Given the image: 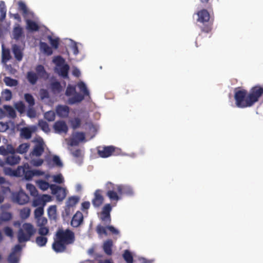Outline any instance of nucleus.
Here are the masks:
<instances>
[{
	"instance_id": "obj_1",
	"label": "nucleus",
	"mask_w": 263,
	"mask_h": 263,
	"mask_svg": "<svg viewBox=\"0 0 263 263\" xmlns=\"http://www.w3.org/2000/svg\"><path fill=\"white\" fill-rule=\"evenodd\" d=\"M263 95V87L257 85L252 87L249 92L246 89L234 90V100L236 107L240 108L250 107L257 102Z\"/></svg>"
},
{
	"instance_id": "obj_2",
	"label": "nucleus",
	"mask_w": 263,
	"mask_h": 263,
	"mask_svg": "<svg viewBox=\"0 0 263 263\" xmlns=\"http://www.w3.org/2000/svg\"><path fill=\"white\" fill-rule=\"evenodd\" d=\"M74 241L75 235L72 231L59 228L56 232L52 248L56 253L64 252L67 246L73 244Z\"/></svg>"
},
{
	"instance_id": "obj_3",
	"label": "nucleus",
	"mask_w": 263,
	"mask_h": 263,
	"mask_svg": "<svg viewBox=\"0 0 263 263\" xmlns=\"http://www.w3.org/2000/svg\"><path fill=\"white\" fill-rule=\"evenodd\" d=\"M35 232L33 226L29 223L23 224L17 232V239L20 243L28 241Z\"/></svg>"
},
{
	"instance_id": "obj_4",
	"label": "nucleus",
	"mask_w": 263,
	"mask_h": 263,
	"mask_svg": "<svg viewBox=\"0 0 263 263\" xmlns=\"http://www.w3.org/2000/svg\"><path fill=\"white\" fill-rule=\"evenodd\" d=\"M197 21L201 23L203 26L200 28L202 32L209 33L212 29V23L210 22V15L206 9H202L197 12Z\"/></svg>"
},
{
	"instance_id": "obj_5",
	"label": "nucleus",
	"mask_w": 263,
	"mask_h": 263,
	"mask_svg": "<svg viewBox=\"0 0 263 263\" xmlns=\"http://www.w3.org/2000/svg\"><path fill=\"white\" fill-rule=\"evenodd\" d=\"M106 191V195L111 201H118L121 199V195L119 194V184L107 182L105 186Z\"/></svg>"
},
{
	"instance_id": "obj_6",
	"label": "nucleus",
	"mask_w": 263,
	"mask_h": 263,
	"mask_svg": "<svg viewBox=\"0 0 263 263\" xmlns=\"http://www.w3.org/2000/svg\"><path fill=\"white\" fill-rule=\"evenodd\" d=\"M13 174L16 177H24L27 180H31L33 177V170H30V167L28 163H25L22 166H18L13 171Z\"/></svg>"
},
{
	"instance_id": "obj_7",
	"label": "nucleus",
	"mask_w": 263,
	"mask_h": 263,
	"mask_svg": "<svg viewBox=\"0 0 263 263\" xmlns=\"http://www.w3.org/2000/svg\"><path fill=\"white\" fill-rule=\"evenodd\" d=\"M65 95L67 97L74 95L69 98L68 102L69 104L72 105L77 103L81 102L84 99V96L76 92V87L69 85L66 90Z\"/></svg>"
},
{
	"instance_id": "obj_8",
	"label": "nucleus",
	"mask_w": 263,
	"mask_h": 263,
	"mask_svg": "<svg viewBox=\"0 0 263 263\" xmlns=\"http://www.w3.org/2000/svg\"><path fill=\"white\" fill-rule=\"evenodd\" d=\"M120 149L112 145L99 146L98 148V155L103 158L119 154Z\"/></svg>"
},
{
	"instance_id": "obj_9",
	"label": "nucleus",
	"mask_w": 263,
	"mask_h": 263,
	"mask_svg": "<svg viewBox=\"0 0 263 263\" xmlns=\"http://www.w3.org/2000/svg\"><path fill=\"white\" fill-rule=\"evenodd\" d=\"M50 189L51 193L55 196L57 201L61 202L65 198L67 195L66 189L55 184H50Z\"/></svg>"
},
{
	"instance_id": "obj_10",
	"label": "nucleus",
	"mask_w": 263,
	"mask_h": 263,
	"mask_svg": "<svg viewBox=\"0 0 263 263\" xmlns=\"http://www.w3.org/2000/svg\"><path fill=\"white\" fill-rule=\"evenodd\" d=\"M51 200V197L50 195L44 194L42 196L39 195L34 197L32 201V205L34 207L36 206H44L46 205V203Z\"/></svg>"
},
{
	"instance_id": "obj_11",
	"label": "nucleus",
	"mask_w": 263,
	"mask_h": 263,
	"mask_svg": "<svg viewBox=\"0 0 263 263\" xmlns=\"http://www.w3.org/2000/svg\"><path fill=\"white\" fill-rule=\"evenodd\" d=\"M14 200L19 204H24L29 201L28 196L24 192L20 191L13 195Z\"/></svg>"
},
{
	"instance_id": "obj_12",
	"label": "nucleus",
	"mask_w": 263,
	"mask_h": 263,
	"mask_svg": "<svg viewBox=\"0 0 263 263\" xmlns=\"http://www.w3.org/2000/svg\"><path fill=\"white\" fill-rule=\"evenodd\" d=\"M55 133L58 134L67 133L68 130V126L64 121H57L53 125Z\"/></svg>"
},
{
	"instance_id": "obj_13",
	"label": "nucleus",
	"mask_w": 263,
	"mask_h": 263,
	"mask_svg": "<svg viewBox=\"0 0 263 263\" xmlns=\"http://www.w3.org/2000/svg\"><path fill=\"white\" fill-rule=\"evenodd\" d=\"M84 217L83 214L77 211L73 216L71 220V226L73 228H78L83 222Z\"/></svg>"
},
{
	"instance_id": "obj_14",
	"label": "nucleus",
	"mask_w": 263,
	"mask_h": 263,
	"mask_svg": "<svg viewBox=\"0 0 263 263\" xmlns=\"http://www.w3.org/2000/svg\"><path fill=\"white\" fill-rule=\"evenodd\" d=\"M4 159L6 164L13 166L18 164L21 158L16 153H14L13 154H9Z\"/></svg>"
},
{
	"instance_id": "obj_15",
	"label": "nucleus",
	"mask_w": 263,
	"mask_h": 263,
	"mask_svg": "<svg viewBox=\"0 0 263 263\" xmlns=\"http://www.w3.org/2000/svg\"><path fill=\"white\" fill-rule=\"evenodd\" d=\"M85 138L84 133L76 132L72 134V137L70 139V145L72 146L78 145L80 142L84 140Z\"/></svg>"
},
{
	"instance_id": "obj_16",
	"label": "nucleus",
	"mask_w": 263,
	"mask_h": 263,
	"mask_svg": "<svg viewBox=\"0 0 263 263\" xmlns=\"http://www.w3.org/2000/svg\"><path fill=\"white\" fill-rule=\"evenodd\" d=\"M101 191L97 190L95 191L94 194V198L92 200V203L95 208H99L100 206L104 201V198L101 194Z\"/></svg>"
},
{
	"instance_id": "obj_17",
	"label": "nucleus",
	"mask_w": 263,
	"mask_h": 263,
	"mask_svg": "<svg viewBox=\"0 0 263 263\" xmlns=\"http://www.w3.org/2000/svg\"><path fill=\"white\" fill-rule=\"evenodd\" d=\"M10 208L9 204H4L1 205L2 211L8 209ZM12 214L9 212L3 211L0 215V220L2 221H8L12 219Z\"/></svg>"
},
{
	"instance_id": "obj_18",
	"label": "nucleus",
	"mask_w": 263,
	"mask_h": 263,
	"mask_svg": "<svg viewBox=\"0 0 263 263\" xmlns=\"http://www.w3.org/2000/svg\"><path fill=\"white\" fill-rule=\"evenodd\" d=\"M57 115L62 118L68 117L69 113V108L66 105H59L56 108Z\"/></svg>"
},
{
	"instance_id": "obj_19",
	"label": "nucleus",
	"mask_w": 263,
	"mask_h": 263,
	"mask_svg": "<svg viewBox=\"0 0 263 263\" xmlns=\"http://www.w3.org/2000/svg\"><path fill=\"white\" fill-rule=\"evenodd\" d=\"M44 152V143L39 142L35 145L30 155L36 157L41 156Z\"/></svg>"
},
{
	"instance_id": "obj_20",
	"label": "nucleus",
	"mask_w": 263,
	"mask_h": 263,
	"mask_svg": "<svg viewBox=\"0 0 263 263\" xmlns=\"http://www.w3.org/2000/svg\"><path fill=\"white\" fill-rule=\"evenodd\" d=\"M134 192L133 189L128 185L119 184V194L121 196L126 195L128 196L133 195Z\"/></svg>"
},
{
	"instance_id": "obj_21",
	"label": "nucleus",
	"mask_w": 263,
	"mask_h": 263,
	"mask_svg": "<svg viewBox=\"0 0 263 263\" xmlns=\"http://www.w3.org/2000/svg\"><path fill=\"white\" fill-rule=\"evenodd\" d=\"M12 49L13 53L16 60L18 61H22L23 57V53L21 47L15 44L12 46Z\"/></svg>"
},
{
	"instance_id": "obj_22",
	"label": "nucleus",
	"mask_w": 263,
	"mask_h": 263,
	"mask_svg": "<svg viewBox=\"0 0 263 263\" xmlns=\"http://www.w3.org/2000/svg\"><path fill=\"white\" fill-rule=\"evenodd\" d=\"M113 242L111 239H107L103 245V249L105 253L107 255H111L112 254V247Z\"/></svg>"
},
{
	"instance_id": "obj_23",
	"label": "nucleus",
	"mask_w": 263,
	"mask_h": 263,
	"mask_svg": "<svg viewBox=\"0 0 263 263\" xmlns=\"http://www.w3.org/2000/svg\"><path fill=\"white\" fill-rule=\"evenodd\" d=\"M50 88L54 94L60 93L62 90V87L58 81L52 82L50 84Z\"/></svg>"
},
{
	"instance_id": "obj_24",
	"label": "nucleus",
	"mask_w": 263,
	"mask_h": 263,
	"mask_svg": "<svg viewBox=\"0 0 263 263\" xmlns=\"http://www.w3.org/2000/svg\"><path fill=\"white\" fill-rule=\"evenodd\" d=\"M24 32L23 28L17 25L13 30V38L16 40H18L23 35Z\"/></svg>"
},
{
	"instance_id": "obj_25",
	"label": "nucleus",
	"mask_w": 263,
	"mask_h": 263,
	"mask_svg": "<svg viewBox=\"0 0 263 263\" xmlns=\"http://www.w3.org/2000/svg\"><path fill=\"white\" fill-rule=\"evenodd\" d=\"M35 71L39 78H45L48 77L47 73L44 67L42 65H38L35 67Z\"/></svg>"
},
{
	"instance_id": "obj_26",
	"label": "nucleus",
	"mask_w": 263,
	"mask_h": 263,
	"mask_svg": "<svg viewBox=\"0 0 263 263\" xmlns=\"http://www.w3.org/2000/svg\"><path fill=\"white\" fill-rule=\"evenodd\" d=\"M26 78L28 82L32 85L35 84L39 79L37 74L33 71H28Z\"/></svg>"
},
{
	"instance_id": "obj_27",
	"label": "nucleus",
	"mask_w": 263,
	"mask_h": 263,
	"mask_svg": "<svg viewBox=\"0 0 263 263\" xmlns=\"http://www.w3.org/2000/svg\"><path fill=\"white\" fill-rule=\"evenodd\" d=\"M69 69V65L66 64L60 67L59 69L58 70V73L64 78H68Z\"/></svg>"
},
{
	"instance_id": "obj_28",
	"label": "nucleus",
	"mask_w": 263,
	"mask_h": 263,
	"mask_svg": "<svg viewBox=\"0 0 263 263\" xmlns=\"http://www.w3.org/2000/svg\"><path fill=\"white\" fill-rule=\"evenodd\" d=\"M100 219L104 225H109L111 223L110 214H105L102 212L100 213Z\"/></svg>"
},
{
	"instance_id": "obj_29",
	"label": "nucleus",
	"mask_w": 263,
	"mask_h": 263,
	"mask_svg": "<svg viewBox=\"0 0 263 263\" xmlns=\"http://www.w3.org/2000/svg\"><path fill=\"white\" fill-rule=\"evenodd\" d=\"M40 45L41 49L44 53L48 55H50L52 54L53 51L52 48L46 43L41 42Z\"/></svg>"
},
{
	"instance_id": "obj_30",
	"label": "nucleus",
	"mask_w": 263,
	"mask_h": 263,
	"mask_svg": "<svg viewBox=\"0 0 263 263\" xmlns=\"http://www.w3.org/2000/svg\"><path fill=\"white\" fill-rule=\"evenodd\" d=\"M27 29L31 31H36L39 29V26L36 23L33 21L27 20Z\"/></svg>"
},
{
	"instance_id": "obj_31",
	"label": "nucleus",
	"mask_w": 263,
	"mask_h": 263,
	"mask_svg": "<svg viewBox=\"0 0 263 263\" xmlns=\"http://www.w3.org/2000/svg\"><path fill=\"white\" fill-rule=\"evenodd\" d=\"M30 147V144L28 143H24L20 144L16 148V153L23 154L26 153Z\"/></svg>"
},
{
	"instance_id": "obj_32",
	"label": "nucleus",
	"mask_w": 263,
	"mask_h": 263,
	"mask_svg": "<svg viewBox=\"0 0 263 263\" xmlns=\"http://www.w3.org/2000/svg\"><path fill=\"white\" fill-rule=\"evenodd\" d=\"M4 110L6 113V116L14 118L16 117V112L13 108L9 105H4Z\"/></svg>"
},
{
	"instance_id": "obj_33",
	"label": "nucleus",
	"mask_w": 263,
	"mask_h": 263,
	"mask_svg": "<svg viewBox=\"0 0 263 263\" xmlns=\"http://www.w3.org/2000/svg\"><path fill=\"white\" fill-rule=\"evenodd\" d=\"M80 198L78 196H71L68 198L66 202V206L68 208L76 205L79 202Z\"/></svg>"
},
{
	"instance_id": "obj_34",
	"label": "nucleus",
	"mask_w": 263,
	"mask_h": 263,
	"mask_svg": "<svg viewBox=\"0 0 263 263\" xmlns=\"http://www.w3.org/2000/svg\"><path fill=\"white\" fill-rule=\"evenodd\" d=\"M78 87H79L81 92L83 93V96L84 97L85 96H89V92L87 89L86 85L83 82H79L77 84Z\"/></svg>"
},
{
	"instance_id": "obj_35",
	"label": "nucleus",
	"mask_w": 263,
	"mask_h": 263,
	"mask_svg": "<svg viewBox=\"0 0 263 263\" xmlns=\"http://www.w3.org/2000/svg\"><path fill=\"white\" fill-rule=\"evenodd\" d=\"M21 136L25 139H29L31 137L32 132L28 127H24L21 130Z\"/></svg>"
},
{
	"instance_id": "obj_36",
	"label": "nucleus",
	"mask_w": 263,
	"mask_h": 263,
	"mask_svg": "<svg viewBox=\"0 0 263 263\" xmlns=\"http://www.w3.org/2000/svg\"><path fill=\"white\" fill-rule=\"evenodd\" d=\"M5 84L8 86H16L18 84V81L9 77H5L4 79Z\"/></svg>"
},
{
	"instance_id": "obj_37",
	"label": "nucleus",
	"mask_w": 263,
	"mask_h": 263,
	"mask_svg": "<svg viewBox=\"0 0 263 263\" xmlns=\"http://www.w3.org/2000/svg\"><path fill=\"white\" fill-rule=\"evenodd\" d=\"M48 238L44 236H37L35 239L36 244L40 247H44L47 243Z\"/></svg>"
},
{
	"instance_id": "obj_38",
	"label": "nucleus",
	"mask_w": 263,
	"mask_h": 263,
	"mask_svg": "<svg viewBox=\"0 0 263 263\" xmlns=\"http://www.w3.org/2000/svg\"><path fill=\"white\" fill-rule=\"evenodd\" d=\"M47 39L50 42V45L54 49H58L59 45V39H53L51 35H48Z\"/></svg>"
},
{
	"instance_id": "obj_39",
	"label": "nucleus",
	"mask_w": 263,
	"mask_h": 263,
	"mask_svg": "<svg viewBox=\"0 0 263 263\" xmlns=\"http://www.w3.org/2000/svg\"><path fill=\"white\" fill-rule=\"evenodd\" d=\"M38 125L45 133H48L50 132L49 125L46 121L43 120H40L39 121Z\"/></svg>"
},
{
	"instance_id": "obj_40",
	"label": "nucleus",
	"mask_w": 263,
	"mask_h": 263,
	"mask_svg": "<svg viewBox=\"0 0 263 263\" xmlns=\"http://www.w3.org/2000/svg\"><path fill=\"white\" fill-rule=\"evenodd\" d=\"M123 257L127 263L133 262V257L131 253L127 250H125Z\"/></svg>"
},
{
	"instance_id": "obj_41",
	"label": "nucleus",
	"mask_w": 263,
	"mask_h": 263,
	"mask_svg": "<svg viewBox=\"0 0 263 263\" xmlns=\"http://www.w3.org/2000/svg\"><path fill=\"white\" fill-rule=\"evenodd\" d=\"M20 216L23 219H26L30 216V209L29 208L25 207L20 210Z\"/></svg>"
},
{
	"instance_id": "obj_42",
	"label": "nucleus",
	"mask_w": 263,
	"mask_h": 263,
	"mask_svg": "<svg viewBox=\"0 0 263 263\" xmlns=\"http://www.w3.org/2000/svg\"><path fill=\"white\" fill-rule=\"evenodd\" d=\"M37 183L39 188L43 191H46L49 187L50 188V185L49 183L44 180H39L37 182Z\"/></svg>"
},
{
	"instance_id": "obj_43",
	"label": "nucleus",
	"mask_w": 263,
	"mask_h": 263,
	"mask_svg": "<svg viewBox=\"0 0 263 263\" xmlns=\"http://www.w3.org/2000/svg\"><path fill=\"white\" fill-rule=\"evenodd\" d=\"M55 113L53 111H47L44 114L45 119L49 122L53 121L55 119Z\"/></svg>"
},
{
	"instance_id": "obj_44",
	"label": "nucleus",
	"mask_w": 263,
	"mask_h": 263,
	"mask_svg": "<svg viewBox=\"0 0 263 263\" xmlns=\"http://www.w3.org/2000/svg\"><path fill=\"white\" fill-rule=\"evenodd\" d=\"M27 188L29 191L31 196L36 197L38 195V191L33 185L28 184L27 185Z\"/></svg>"
},
{
	"instance_id": "obj_45",
	"label": "nucleus",
	"mask_w": 263,
	"mask_h": 263,
	"mask_svg": "<svg viewBox=\"0 0 263 263\" xmlns=\"http://www.w3.org/2000/svg\"><path fill=\"white\" fill-rule=\"evenodd\" d=\"M24 97L26 101L29 104L30 106H32L34 105V99L31 94L26 93Z\"/></svg>"
},
{
	"instance_id": "obj_46",
	"label": "nucleus",
	"mask_w": 263,
	"mask_h": 263,
	"mask_svg": "<svg viewBox=\"0 0 263 263\" xmlns=\"http://www.w3.org/2000/svg\"><path fill=\"white\" fill-rule=\"evenodd\" d=\"M106 229V226L103 227L101 224H98L96 227V231L97 233L100 235L102 234L107 235Z\"/></svg>"
},
{
	"instance_id": "obj_47",
	"label": "nucleus",
	"mask_w": 263,
	"mask_h": 263,
	"mask_svg": "<svg viewBox=\"0 0 263 263\" xmlns=\"http://www.w3.org/2000/svg\"><path fill=\"white\" fill-rule=\"evenodd\" d=\"M34 217L35 219H37L42 217V215L44 214V208L43 206H39L37 208L34 212Z\"/></svg>"
},
{
	"instance_id": "obj_48",
	"label": "nucleus",
	"mask_w": 263,
	"mask_h": 263,
	"mask_svg": "<svg viewBox=\"0 0 263 263\" xmlns=\"http://www.w3.org/2000/svg\"><path fill=\"white\" fill-rule=\"evenodd\" d=\"M49 233V230L48 228L46 227L45 226L40 227V228L38 230V233L41 236H46Z\"/></svg>"
},
{
	"instance_id": "obj_49",
	"label": "nucleus",
	"mask_w": 263,
	"mask_h": 263,
	"mask_svg": "<svg viewBox=\"0 0 263 263\" xmlns=\"http://www.w3.org/2000/svg\"><path fill=\"white\" fill-rule=\"evenodd\" d=\"M52 162L53 164L58 167H61L63 166V163L61 161L59 156L54 155L52 157Z\"/></svg>"
},
{
	"instance_id": "obj_50",
	"label": "nucleus",
	"mask_w": 263,
	"mask_h": 263,
	"mask_svg": "<svg viewBox=\"0 0 263 263\" xmlns=\"http://www.w3.org/2000/svg\"><path fill=\"white\" fill-rule=\"evenodd\" d=\"M8 260L10 263H18V259L14 253H11L8 256Z\"/></svg>"
},
{
	"instance_id": "obj_51",
	"label": "nucleus",
	"mask_w": 263,
	"mask_h": 263,
	"mask_svg": "<svg viewBox=\"0 0 263 263\" xmlns=\"http://www.w3.org/2000/svg\"><path fill=\"white\" fill-rule=\"evenodd\" d=\"M71 126L73 129H77L81 125V120L78 118H75L71 121Z\"/></svg>"
},
{
	"instance_id": "obj_52",
	"label": "nucleus",
	"mask_w": 263,
	"mask_h": 263,
	"mask_svg": "<svg viewBox=\"0 0 263 263\" xmlns=\"http://www.w3.org/2000/svg\"><path fill=\"white\" fill-rule=\"evenodd\" d=\"M54 62L56 64L57 66L60 67L64 65L65 60L61 56H57L54 60Z\"/></svg>"
},
{
	"instance_id": "obj_53",
	"label": "nucleus",
	"mask_w": 263,
	"mask_h": 263,
	"mask_svg": "<svg viewBox=\"0 0 263 263\" xmlns=\"http://www.w3.org/2000/svg\"><path fill=\"white\" fill-rule=\"evenodd\" d=\"M37 224L39 227L45 226L47 223V219L46 218L41 217L36 219Z\"/></svg>"
},
{
	"instance_id": "obj_54",
	"label": "nucleus",
	"mask_w": 263,
	"mask_h": 263,
	"mask_svg": "<svg viewBox=\"0 0 263 263\" xmlns=\"http://www.w3.org/2000/svg\"><path fill=\"white\" fill-rule=\"evenodd\" d=\"M53 181L55 183L61 184L64 182V178L62 174H60L53 176Z\"/></svg>"
},
{
	"instance_id": "obj_55",
	"label": "nucleus",
	"mask_w": 263,
	"mask_h": 263,
	"mask_svg": "<svg viewBox=\"0 0 263 263\" xmlns=\"http://www.w3.org/2000/svg\"><path fill=\"white\" fill-rule=\"evenodd\" d=\"M15 108L21 113H23L25 111V106L22 102H18L15 105Z\"/></svg>"
},
{
	"instance_id": "obj_56",
	"label": "nucleus",
	"mask_w": 263,
	"mask_h": 263,
	"mask_svg": "<svg viewBox=\"0 0 263 263\" xmlns=\"http://www.w3.org/2000/svg\"><path fill=\"white\" fill-rule=\"evenodd\" d=\"M112 206H111L110 204L107 203L104 205L101 212L105 214H110Z\"/></svg>"
},
{
	"instance_id": "obj_57",
	"label": "nucleus",
	"mask_w": 263,
	"mask_h": 263,
	"mask_svg": "<svg viewBox=\"0 0 263 263\" xmlns=\"http://www.w3.org/2000/svg\"><path fill=\"white\" fill-rule=\"evenodd\" d=\"M4 232L5 233V234L9 236L10 237H12L13 236V232L12 229L9 227H6L4 229Z\"/></svg>"
},
{
	"instance_id": "obj_58",
	"label": "nucleus",
	"mask_w": 263,
	"mask_h": 263,
	"mask_svg": "<svg viewBox=\"0 0 263 263\" xmlns=\"http://www.w3.org/2000/svg\"><path fill=\"white\" fill-rule=\"evenodd\" d=\"M40 95L42 99L49 98V93L46 89H41L40 91Z\"/></svg>"
},
{
	"instance_id": "obj_59",
	"label": "nucleus",
	"mask_w": 263,
	"mask_h": 263,
	"mask_svg": "<svg viewBox=\"0 0 263 263\" xmlns=\"http://www.w3.org/2000/svg\"><path fill=\"white\" fill-rule=\"evenodd\" d=\"M106 228L107 230H108L112 234H115V235H118L119 234V231L117 229H116L114 227L112 226L109 225H106Z\"/></svg>"
},
{
	"instance_id": "obj_60",
	"label": "nucleus",
	"mask_w": 263,
	"mask_h": 263,
	"mask_svg": "<svg viewBox=\"0 0 263 263\" xmlns=\"http://www.w3.org/2000/svg\"><path fill=\"white\" fill-rule=\"evenodd\" d=\"M6 150L9 154H13L14 153H16V148H14V147L11 144H8L6 146Z\"/></svg>"
},
{
	"instance_id": "obj_61",
	"label": "nucleus",
	"mask_w": 263,
	"mask_h": 263,
	"mask_svg": "<svg viewBox=\"0 0 263 263\" xmlns=\"http://www.w3.org/2000/svg\"><path fill=\"white\" fill-rule=\"evenodd\" d=\"M3 59L6 61H8L11 59V55L10 54V52L8 50H4L3 51Z\"/></svg>"
},
{
	"instance_id": "obj_62",
	"label": "nucleus",
	"mask_w": 263,
	"mask_h": 263,
	"mask_svg": "<svg viewBox=\"0 0 263 263\" xmlns=\"http://www.w3.org/2000/svg\"><path fill=\"white\" fill-rule=\"evenodd\" d=\"M6 149L7 148L5 146H0V155L4 156L5 158L9 155V154Z\"/></svg>"
},
{
	"instance_id": "obj_63",
	"label": "nucleus",
	"mask_w": 263,
	"mask_h": 263,
	"mask_svg": "<svg viewBox=\"0 0 263 263\" xmlns=\"http://www.w3.org/2000/svg\"><path fill=\"white\" fill-rule=\"evenodd\" d=\"M27 116L30 118H34L36 116L35 111L32 108H29L27 110Z\"/></svg>"
},
{
	"instance_id": "obj_64",
	"label": "nucleus",
	"mask_w": 263,
	"mask_h": 263,
	"mask_svg": "<svg viewBox=\"0 0 263 263\" xmlns=\"http://www.w3.org/2000/svg\"><path fill=\"white\" fill-rule=\"evenodd\" d=\"M44 162V160L42 159H39L35 160H33L32 163L34 166H40L42 165Z\"/></svg>"
}]
</instances>
